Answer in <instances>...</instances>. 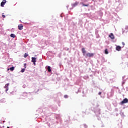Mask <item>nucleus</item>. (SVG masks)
<instances>
[{"label":"nucleus","mask_w":128,"mask_h":128,"mask_svg":"<svg viewBox=\"0 0 128 128\" xmlns=\"http://www.w3.org/2000/svg\"><path fill=\"white\" fill-rule=\"evenodd\" d=\"M94 56V54L88 52L86 54V58H92Z\"/></svg>","instance_id":"obj_1"},{"label":"nucleus","mask_w":128,"mask_h":128,"mask_svg":"<svg viewBox=\"0 0 128 128\" xmlns=\"http://www.w3.org/2000/svg\"><path fill=\"white\" fill-rule=\"evenodd\" d=\"M128 99L125 98L122 102H120V104H128Z\"/></svg>","instance_id":"obj_2"},{"label":"nucleus","mask_w":128,"mask_h":128,"mask_svg":"<svg viewBox=\"0 0 128 128\" xmlns=\"http://www.w3.org/2000/svg\"><path fill=\"white\" fill-rule=\"evenodd\" d=\"M6 4V0H3L0 4V6L3 8V6H4V4Z\"/></svg>","instance_id":"obj_3"},{"label":"nucleus","mask_w":128,"mask_h":128,"mask_svg":"<svg viewBox=\"0 0 128 128\" xmlns=\"http://www.w3.org/2000/svg\"><path fill=\"white\" fill-rule=\"evenodd\" d=\"M24 28V26L22 24H20L18 26V29L20 30H22Z\"/></svg>","instance_id":"obj_4"},{"label":"nucleus","mask_w":128,"mask_h":128,"mask_svg":"<svg viewBox=\"0 0 128 128\" xmlns=\"http://www.w3.org/2000/svg\"><path fill=\"white\" fill-rule=\"evenodd\" d=\"M8 86H10V83L6 84L4 86V88H6V92H8Z\"/></svg>","instance_id":"obj_5"},{"label":"nucleus","mask_w":128,"mask_h":128,"mask_svg":"<svg viewBox=\"0 0 128 128\" xmlns=\"http://www.w3.org/2000/svg\"><path fill=\"white\" fill-rule=\"evenodd\" d=\"M82 50L83 54V56H86V48H82Z\"/></svg>","instance_id":"obj_6"},{"label":"nucleus","mask_w":128,"mask_h":128,"mask_svg":"<svg viewBox=\"0 0 128 128\" xmlns=\"http://www.w3.org/2000/svg\"><path fill=\"white\" fill-rule=\"evenodd\" d=\"M32 62H34H34H36V58L32 57Z\"/></svg>","instance_id":"obj_7"},{"label":"nucleus","mask_w":128,"mask_h":128,"mask_svg":"<svg viewBox=\"0 0 128 128\" xmlns=\"http://www.w3.org/2000/svg\"><path fill=\"white\" fill-rule=\"evenodd\" d=\"M109 38H112V40H114V34L112 33H111L110 34V36H109Z\"/></svg>","instance_id":"obj_8"},{"label":"nucleus","mask_w":128,"mask_h":128,"mask_svg":"<svg viewBox=\"0 0 128 128\" xmlns=\"http://www.w3.org/2000/svg\"><path fill=\"white\" fill-rule=\"evenodd\" d=\"M116 50L118 52H120V50H122V47H120V46H116Z\"/></svg>","instance_id":"obj_9"},{"label":"nucleus","mask_w":128,"mask_h":128,"mask_svg":"<svg viewBox=\"0 0 128 128\" xmlns=\"http://www.w3.org/2000/svg\"><path fill=\"white\" fill-rule=\"evenodd\" d=\"M11 70V72H12V71L14 70V67L12 66V67L10 68H8V70Z\"/></svg>","instance_id":"obj_10"},{"label":"nucleus","mask_w":128,"mask_h":128,"mask_svg":"<svg viewBox=\"0 0 128 128\" xmlns=\"http://www.w3.org/2000/svg\"><path fill=\"white\" fill-rule=\"evenodd\" d=\"M80 4H82L83 6H90L88 4H84V2H81Z\"/></svg>","instance_id":"obj_11"},{"label":"nucleus","mask_w":128,"mask_h":128,"mask_svg":"<svg viewBox=\"0 0 128 128\" xmlns=\"http://www.w3.org/2000/svg\"><path fill=\"white\" fill-rule=\"evenodd\" d=\"M47 70L49 72H52V70L50 69V66H48Z\"/></svg>","instance_id":"obj_12"},{"label":"nucleus","mask_w":128,"mask_h":128,"mask_svg":"<svg viewBox=\"0 0 128 128\" xmlns=\"http://www.w3.org/2000/svg\"><path fill=\"white\" fill-rule=\"evenodd\" d=\"M10 36H11V38H16V35L14 34H10Z\"/></svg>","instance_id":"obj_13"},{"label":"nucleus","mask_w":128,"mask_h":128,"mask_svg":"<svg viewBox=\"0 0 128 128\" xmlns=\"http://www.w3.org/2000/svg\"><path fill=\"white\" fill-rule=\"evenodd\" d=\"M28 54L25 53L24 54V58H28Z\"/></svg>","instance_id":"obj_14"},{"label":"nucleus","mask_w":128,"mask_h":128,"mask_svg":"<svg viewBox=\"0 0 128 128\" xmlns=\"http://www.w3.org/2000/svg\"><path fill=\"white\" fill-rule=\"evenodd\" d=\"M78 2H76L73 4V6H78Z\"/></svg>","instance_id":"obj_15"},{"label":"nucleus","mask_w":128,"mask_h":128,"mask_svg":"<svg viewBox=\"0 0 128 128\" xmlns=\"http://www.w3.org/2000/svg\"><path fill=\"white\" fill-rule=\"evenodd\" d=\"M105 54H108V49L105 50Z\"/></svg>","instance_id":"obj_16"},{"label":"nucleus","mask_w":128,"mask_h":128,"mask_svg":"<svg viewBox=\"0 0 128 128\" xmlns=\"http://www.w3.org/2000/svg\"><path fill=\"white\" fill-rule=\"evenodd\" d=\"M24 70H26V69L25 68H22V70H21V72H24Z\"/></svg>","instance_id":"obj_17"},{"label":"nucleus","mask_w":128,"mask_h":128,"mask_svg":"<svg viewBox=\"0 0 128 128\" xmlns=\"http://www.w3.org/2000/svg\"><path fill=\"white\" fill-rule=\"evenodd\" d=\"M24 68H26V64H24Z\"/></svg>","instance_id":"obj_18"},{"label":"nucleus","mask_w":128,"mask_h":128,"mask_svg":"<svg viewBox=\"0 0 128 128\" xmlns=\"http://www.w3.org/2000/svg\"><path fill=\"white\" fill-rule=\"evenodd\" d=\"M64 98H68V95H65Z\"/></svg>","instance_id":"obj_19"},{"label":"nucleus","mask_w":128,"mask_h":128,"mask_svg":"<svg viewBox=\"0 0 128 128\" xmlns=\"http://www.w3.org/2000/svg\"><path fill=\"white\" fill-rule=\"evenodd\" d=\"M2 17L4 18H6V16H4V14H2Z\"/></svg>","instance_id":"obj_20"},{"label":"nucleus","mask_w":128,"mask_h":128,"mask_svg":"<svg viewBox=\"0 0 128 128\" xmlns=\"http://www.w3.org/2000/svg\"><path fill=\"white\" fill-rule=\"evenodd\" d=\"M122 44L123 46H124L125 44L124 42H122Z\"/></svg>","instance_id":"obj_21"},{"label":"nucleus","mask_w":128,"mask_h":128,"mask_svg":"<svg viewBox=\"0 0 128 128\" xmlns=\"http://www.w3.org/2000/svg\"><path fill=\"white\" fill-rule=\"evenodd\" d=\"M98 94H99L100 96V95L102 94V92H98Z\"/></svg>","instance_id":"obj_22"},{"label":"nucleus","mask_w":128,"mask_h":128,"mask_svg":"<svg viewBox=\"0 0 128 128\" xmlns=\"http://www.w3.org/2000/svg\"><path fill=\"white\" fill-rule=\"evenodd\" d=\"M126 29L127 30H128V26H126Z\"/></svg>","instance_id":"obj_23"},{"label":"nucleus","mask_w":128,"mask_h":128,"mask_svg":"<svg viewBox=\"0 0 128 128\" xmlns=\"http://www.w3.org/2000/svg\"><path fill=\"white\" fill-rule=\"evenodd\" d=\"M34 65L36 66V62L34 63Z\"/></svg>","instance_id":"obj_24"},{"label":"nucleus","mask_w":128,"mask_h":128,"mask_svg":"<svg viewBox=\"0 0 128 128\" xmlns=\"http://www.w3.org/2000/svg\"><path fill=\"white\" fill-rule=\"evenodd\" d=\"M61 16H62H62L61 14Z\"/></svg>","instance_id":"obj_25"},{"label":"nucleus","mask_w":128,"mask_h":128,"mask_svg":"<svg viewBox=\"0 0 128 128\" xmlns=\"http://www.w3.org/2000/svg\"><path fill=\"white\" fill-rule=\"evenodd\" d=\"M8 128H10V127H8Z\"/></svg>","instance_id":"obj_26"}]
</instances>
